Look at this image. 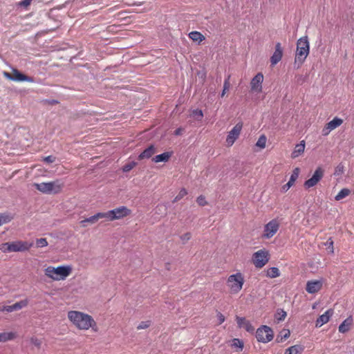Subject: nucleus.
<instances>
[{
	"label": "nucleus",
	"instance_id": "1",
	"mask_svg": "<svg viewBox=\"0 0 354 354\" xmlns=\"http://www.w3.org/2000/svg\"><path fill=\"white\" fill-rule=\"evenodd\" d=\"M70 322L79 330H88L91 328L94 332L98 330L96 322L89 315L77 310H71L68 313Z\"/></svg>",
	"mask_w": 354,
	"mask_h": 354
},
{
	"label": "nucleus",
	"instance_id": "2",
	"mask_svg": "<svg viewBox=\"0 0 354 354\" xmlns=\"http://www.w3.org/2000/svg\"><path fill=\"white\" fill-rule=\"evenodd\" d=\"M71 266H60L57 268L48 266L44 269V274L48 278L54 281L64 280L72 272Z\"/></svg>",
	"mask_w": 354,
	"mask_h": 354
},
{
	"label": "nucleus",
	"instance_id": "3",
	"mask_svg": "<svg viewBox=\"0 0 354 354\" xmlns=\"http://www.w3.org/2000/svg\"><path fill=\"white\" fill-rule=\"evenodd\" d=\"M310 52V46L308 37H304L298 39L295 57V64L298 63L297 67H300L304 62Z\"/></svg>",
	"mask_w": 354,
	"mask_h": 354
},
{
	"label": "nucleus",
	"instance_id": "4",
	"mask_svg": "<svg viewBox=\"0 0 354 354\" xmlns=\"http://www.w3.org/2000/svg\"><path fill=\"white\" fill-rule=\"evenodd\" d=\"M34 187L44 194H57L62 191L64 183L59 180H56L48 183H35Z\"/></svg>",
	"mask_w": 354,
	"mask_h": 354
},
{
	"label": "nucleus",
	"instance_id": "5",
	"mask_svg": "<svg viewBox=\"0 0 354 354\" xmlns=\"http://www.w3.org/2000/svg\"><path fill=\"white\" fill-rule=\"evenodd\" d=\"M244 281V277L240 272L230 275L227 279V285L230 288V292L232 294L239 292L243 288Z\"/></svg>",
	"mask_w": 354,
	"mask_h": 354
},
{
	"label": "nucleus",
	"instance_id": "6",
	"mask_svg": "<svg viewBox=\"0 0 354 354\" xmlns=\"http://www.w3.org/2000/svg\"><path fill=\"white\" fill-rule=\"evenodd\" d=\"M270 260L269 252L266 249H261L255 252L252 257V261L255 268H262Z\"/></svg>",
	"mask_w": 354,
	"mask_h": 354
},
{
	"label": "nucleus",
	"instance_id": "7",
	"mask_svg": "<svg viewBox=\"0 0 354 354\" xmlns=\"http://www.w3.org/2000/svg\"><path fill=\"white\" fill-rule=\"evenodd\" d=\"M273 337V330L268 326L263 325L256 331V338L259 342L268 343L272 341Z\"/></svg>",
	"mask_w": 354,
	"mask_h": 354
},
{
	"label": "nucleus",
	"instance_id": "8",
	"mask_svg": "<svg viewBox=\"0 0 354 354\" xmlns=\"http://www.w3.org/2000/svg\"><path fill=\"white\" fill-rule=\"evenodd\" d=\"M131 214V210L125 206H121L112 210L104 212L105 218L109 221L122 218Z\"/></svg>",
	"mask_w": 354,
	"mask_h": 354
},
{
	"label": "nucleus",
	"instance_id": "9",
	"mask_svg": "<svg viewBox=\"0 0 354 354\" xmlns=\"http://www.w3.org/2000/svg\"><path fill=\"white\" fill-rule=\"evenodd\" d=\"M3 75L5 77L10 80H12L15 82H34L35 80L32 77L26 75L17 68L12 69V73L8 72H3Z\"/></svg>",
	"mask_w": 354,
	"mask_h": 354
},
{
	"label": "nucleus",
	"instance_id": "10",
	"mask_svg": "<svg viewBox=\"0 0 354 354\" xmlns=\"http://www.w3.org/2000/svg\"><path fill=\"white\" fill-rule=\"evenodd\" d=\"M279 222L277 219H272L265 225L261 237L265 239L272 238L279 230Z\"/></svg>",
	"mask_w": 354,
	"mask_h": 354
},
{
	"label": "nucleus",
	"instance_id": "11",
	"mask_svg": "<svg viewBox=\"0 0 354 354\" xmlns=\"http://www.w3.org/2000/svg\"><path fill=\"white\" fill-rule=\"evenodd\" d=\"M324 176V169L321 167H317L312 177L304 182V187L306 189L315 187L323 178Z\"/></svg>",
	"mask_w": 354,
	"mask_h": 354
},
{
	"label": "nucleus",
	"instance_id": "12",
	"mask_svg": "<svg viewBox=\"0 0 354 354\" xmlns=\"http://www.w3.org/2000/svg\"><path fill=\"white\" fill-rule=\"evenodd\" d=\"M242 128L243 123L241 122H238L228 133L226 138V143L227 146L230 147L233 145V144L239 137Z\"/></svg>",
	"mask_w": 354,
	"mask_h": 354
},
{
	"label": "nucleus",
	"instance_id": "13",
	"mask_svg": "<svg viewBox=\"0 0 354 354\" xmlns=\"http://www.w3.org/2000/svg\"><path fill=\"white\" fill-rule=\"evenodd\" d=\"M263 82V75L262 73H258L250 82L251 91L256 93L262 91V84Z\"/></svg>",
	"mask_w": 354,
	"mask_h": 354
},
{
	"label": "nucleus",
	"instance_id": "14",
	"mask_svg": "<svg viewBox=\"0 0 354 354\" xmlns=\"http://www.w3.org/2000/svg\"><path fill=\"white\" fill-rule=\"evenodd\" d=\"M12 252H25L29 250L33 243L28 241H17L11 242Z\"/></svg>",
	"mask_w": 354,
	"mask_h": 354
},
{
	"label": "nucleus",
	"instance_id": "15",
	"mask_svg": "<svg viewBox=\"0 0 354 354\" xmlns=\"http://www.w3.org/2000/svg\"><path fill=\"white\" fill-rule=\"evenodd\" d=\"M323 285V281L320 280L308 281L306 283V290L310 294H314L319 291Z\"/></svg>",
	"mask_w": 354,
	"mask_h": 354
},
{
	"label": "nucleus",
	"instance_id": "16",
	"mask_svg": "<svg viewBox=\"0 0 354 354\" xmlns=\"http://www.w3.org/2000/svg\"><path fill=\"white\" fill-rule=\"evenodd\" d=\"M236 321L239 328H244L246 331L251 333H254V328L250 322L247 320L245 317L236 316Z\"/></svg>",
	"mask_w": 354,
	"mask_h": 354
},
{
	"label": "nucleus",
	"instance_id": "17",
	"mask_svg": "<svg viewBox=\"0 0 354 354\" xmlns=\"http://www.w3.org/2000/svg\"><path fill=\"white\" fill-rule=\"evenodd\" d=\"M283 56V49L281 48V45L279 42L277 43L275 45V50L272 55L270 57V63L272 66L276 65L278 62H279Z\"/></svg>",
	"mask_w": 354,
	"mask_h": 354
},
{
	"label": "nucleus",
	"instance_id": "18",
	"mask_svg": "<svg viewBox=\"0 0 354 354\" xmlns=\"http://www.w3.org/2000/svg\"><path fill=\"white\" fill-rule=\"evenodd\" d=\"M333 310L328 309L323 315H320L316 320V327H321L324 324H326L330 320V318L333 315Z\"/></svg>",
	"mask_w": 354,
	"mask_h": 354
},
{
	"label": "nucleus",
	"instance_id": "19",
	"mask_svg": "<svg viewBox=\"0 0 354 354\" xmlns=\"http://www.w3.org/2000/svg\"><path fill=\"white\" fill-rule=\"evenodd\" d=\"M353 324V317L351 315L348 317L339 326V332L341 333H345L348 332Z\"/></svg>",
	"mask_w": 354,
	"mask_h": 354
},
{
	"label": "nucleus",
	"instance_id": "20",
	"mask_svg": "<svg viewBox=\"0 0 354 354\" xmlns=\"http://www.w3.org/2000/svg\"><path fill=\"white\" fill-rule=\"evenodd\" d=\"M306 143L304 140H301L299 144H297L291 153L292 158H296L304 152Z\"/></svg>",
	"mask_w": 354,
	"mask_h": 354
},
{
	"label": "nucleus",
	"instance_id": "21",
	"mask_svg": "<svg viewBox=\"0 0 354 354\" xmlns=\"http://www.w3.org/2000/svg\"><path fill=\"white\" fill-rule=\"evenodd\" d=\"M156 152V148L153 145H150L147 149H145L139 156V160L148 159L152 157V156Z\"/></svg>",
	"mask_w": 354,
	"mask_h": 354
},
{
	"label": "nucleus",
	"instance_id": "22",
	"mask_svg": "<svg viewBox=\"0 0 354 354\" xmlns=\"http://www.w3.org/2000/svg\"><path fill=\"white\" fill-rule=\"evenodd\" d=\"M105 218L104 212H98L95 214V215L90 216L83 221H82L80 223L83 226H85L86 223H95L98 219Z\"/></svg>",
	"mask_w": 354,
	"mask_h": 354
},
{
	"label": "nucleus",
	"instance_id": "23",
	"mask_svg": "<svg viewBox=\"0 0 354 354\" xmlns=\"http://www.w3.org/2000/svg\"><path fill=\"white\" fill-rule=\"evenodd\" d=\"M171 156V152H165L161 154L157 155L152 158V161L154 162H167Z\"/></svg>",
	"mask_w": 354,
	"mask_h": 354
},
{
	"label": "nucleus",
	"instance_id": "24",
	"mask_svg": "<svg viewBox=\"0 0 354 354\" xmlns=\"http://www.w3.org/2000/svg\"><path fill=\"white\" fill-rule=\"evenodd\" d=\"M188 36L193 41H196L198 44L205 39V36L198 31H192L189 33Z\"/></svg>",
	"mask_w": 354,
	"mask_h": 354
},
{
	"label": "nucleus",
	"instance_id": "25",
	"mask_svg": "<svg viewBox=\"0 0 354 354\" xmlns=\"http://www.w3.org/2000/svg\"><path fill=\"white\" fill-rule=\"evenodd\" d=\"M303 351V346L297 344L286 348L284 354H301Z\"/></svg>",
	"mask_w": 354,
	"mask_h": 354
},
{
	"label": "nucleus",
	"instance_id": "26",
	"mask_svg": "<svg viewBox=\"0 0 354 354\" xmlns=\"http://www.w3.org/2000/svg\"><path fill=\"white\" fill-rule=\"evenodd\" d=\"M16 333L14 332L1 333L0 342H5L7 341L12 340L16 337Z\"/></svg>",
	"mask_w": 354,
	"mask_h": 354
},
{
	"label": "nucleus",
	"instance_id": "27",
	"mask_svg": "<svg viewBox=\"0 0 354 354\" xmlns=\"http://www.w3.org/2000/svg\"><path fill=\"white\" fill-rule=\"evenodd\" d=\"M351 190L348 188L342 189L339 193L335 196V199L337 201H341L343 198L347 197L351 194Z\"/></svg>",
	"mask_w": 354,
	"mask_h": 354
},
{
	"label": "nucleus",
	"instance_id": "28",
	"mask_svg": "<svg viewBox=\"0 0 354 354\" xmlns=\"http://www.w3.org/2000/svg\"><path fill=\"white\" fill-rule=\"evenodd\" d=\"M290 335V331L288 329H283L280 331L277 337V342H282L283 340L288 339Z\"/></svg>",
	"mask_w": 354,
	"mask_h": 354
},
{
	"label": "nucleus",
	"instance_id": "29",
	"mask_svg": "<svg viewBox=\"0 0 354 354\" xmlns=\"http://www.w3.org/2000/svg\"><path fill=\"white\" fill-rule=\"evenodd\" d=\"M266 276L271 279L276 278L280 276L279 270L276 267H272L267 270Z\"/></svg>",
	"mask_w": 354,
	"mask_h": 354
},
{
	"label": "nucleus",
	"instance_id": "30",
	"mask_svg": "<svg viewBox=\"0 0 354 354\" xmlns=\"http://www.w3.org/2000/svg\"><path fill=\"white\" fill-rule=\"evenodd\" d=\"M28 304V299L21 300L20 301H18V302L14 304L13 305H11L12 312L15 311V310H19L27 306Z\"/></svg>",
	"mask_w": 354,
	"mask_h": 354
},
{
	"label": "nucleus",
	"instance_id": "31",
	"mask_svg": "<svg viewBox=\"0 0 354 354\" xmlns=\"http://www.w3.org/2000/svg\"><path fill=\"white\" fill-rule=\"evenodd\" d=\"M343 123V120L337 117L334 118L331 121L327 123L333 130L339 127Z\"/></svg>",
	"mask_w": 354,
	"mask_h": 354
},
{
	"label": "nucleus",
	"instance_id": "32",
	"mask_svg": "<svg viewBox=\"0 0 354 354\" xmlns=\"http://www.w3.org/2000/svg\"><path fill=\"white\" fill-rule=\"evenodd\" d=\"M287 314L286 312L284 311L283 309H277L275 315H274V319L277 321V322H282L285 319L286 317Z\"/></svg>",
	"mask_w": 354,
	"mask_h": 354
},
{
	"label": "nucleus",
	"instance_id": "33",
	"mask_svg": "<svg viewBox=\"0 0 354 354\" xmlns=\"http://www.w3.org/2000/svg\"><path fill=\"white\" fill-rule=\"evenodd\" d=\"M297 178H295V176H290V178L288 180V182L282 186L281 187V192H287L295 183Z\"/></svg>",
	"mask_w": 354,
	"mask_h": 354
},
{
	"label": "nucleus",
	"instance_id": "34",
	"mask_svg": "<svg viewBox=\"0 0 354 354\" xmlns=\"http://www.w3.org/2000/svg\"><path fill=\"white\" fill-rule=\"evenodd\" d=\"M191 116L198 121H201L203 118V113L200 109H194L192 111Z\"/></svg>",
	"mask_w": 354,
	"mask_h": 354
},
{
	"label": "nucleus",
	"instance_id": "35",
	"mask_svg": "<svg viewBox=\"0 0 354 354\" xmlns=\"http://www.w3.org/2000/svg\"><path fill=\"white\" fill-rule=\"evenodd\" d=\"M266 142H267L266 136L265 135H261L259 138V139L256 143V146L261 149H264L266 145Z\"/></svg>",
	"mask_w": 354,
	"mask_h": 354
},
{
	"label": "nucleus",
	"instance_id": "36",
	"mask_svg": "<svg viewBox=\"0 0 354 354\" xmlns=\"http://www.w3.org/2000/svg\"><path fill=\"white\" fill-rule=\"evenodd\" d=\"M244 346L243 342L238 338H234L232 340V347L238 348L239 351H242Z\"/></svg>",
	"mask_w": 354,
	"mask_h": 354
},
{
	"label": "nucleus",
	"instance_id": "37",
	"mask_svg": "<svg viewBox=\"0 0 354 354\" xmlns=\"http://www.w3.org/2000/svg\"><path fill=\"white\" fill-rule=\"evenodd\" d=\"M230 75H229L227 76V77L224 81L223 89L222 93L221 95V97H223L225 95L226 92L229 90V88L230 87Z\"/></svg>",
	"mask_w": 354,
	"mask_h": 354
},
{
	"label": "nucleus",
	"instance_id": "38",
	"mask_svg": "<svg viewBox=\"0 0 354 354\" xmlns=\"http://www.w3.org/2000/svg\"><path fill=\"white\" fill-rule=\"evenodd\" d=\"M187 194V192L186 189L182 188L178 194L176 195V196L174 198L173 203H176L179 201H180L184 196H185Z\"/></svg>",
	"mask_w": 354,
	"mask_h": 354
},
{
	"label": "nucleus",
	"instance_id": "39",
	"mask_svg": "<svg viewBox=\"0 0 354 354\" xmlns=\"http://www.w3.org/2000/svg\"><path fill=\"white\" fill-rule=\"evenodd\" d=\"M137 163L136 162H131L126 165H124L122 167V171L124 172H128L131 171L133 168H134L136 166Z\"/></svg>",
	"mask_w": 354,
	"mask_h": 354
},
{
	"label": "nucleus",
	"instance_id": "40",
	"mask_svg": "<svg viewBox=\"0 0 354 354\" xmlns=\"http://www.w3.org/2000/svg\"><path fill=\"white\" fill-rule=\"evenodd\" d=\"M0 250L3 252H11V243H4L0 245Z\"/></svg>",
	"mask_w": 354,
	"mask_h": 354
},
{
	"label": "nucleus",
	"instance_id": "41",
	"mask_svg": "<svg viewBox=\"0 0 354 354\" xmlns=\"http://www.w3.org/2000/svg\"><path fill=\"white\" fill-rule=\"evenodd\" d=\"M344 171V167L342 163H339L335 169L334 175L335 176H340L342 175Z\"/></svg>",
	"mask_w": 354,
	"mask_h": 354
},
{
	"label": "nucleus",
	"instance_id": "42",
	"mask_svg": "<svg viewBox=\"0 0 354 354\" xmlns=\"http://www.w3.org/2000/svg\"><path fill=\"white\" fill-rule=\"evenodd\" d=\"M36 245L39 248H44L48 245V241L44 238H40L37 239Z\"/></svg>",
	"mask_w": 354,
	"mask_h": 354
},
{
	"label": "nucleus",
	"instance_id": "43",
	"mask_svg": "<svg viewBox=\"0 0 354 354\" xmlns=\"http://www.w3.org/2000/svg\"><path fill=\"white\" fill-rule=\"evenodd\" d=\"M151 325L150 321L141 322L137 326L138 330L145 329L149 327Z\"/></svg>",
	"mask_w": 354,
	"mask_h": 354
},
{
	"label": "nucleus",
	"instance_id": "44",
	"mask_svg": "<svg viewBox=\"0 0 354 354\" xmlns=\"http://www.w3.org/2000/svg\"><path fill=\"white\" fill-rule=\"evenodd\" d=\"M32 0H21L18 3V6L27 8L31 3Z\"/></svg>",
	"mask_w": 354,
	"mask_h": 354
},
{
	"label": "nucleus",
	"instance_id": "45",
	"mask_svg": "<svg viewBox=\"0 0 354 354\" xmlns=\"http://www.w3.org/2000/svg\"><path fill=\"white\" fill-rule=\"evenodd\" d=\"M196 202L197 203L200 205V206H205V205H207V201L205 200V196L201 195L199 196L197 199H196Z\"/></svg>",
	"mask_w": 354,
	"mask_h": 354
},
{
	"label": "nucleus",
	"instance_id": "46",
	"mask_svg": "<svg viewBox=\"0 0 354 354\" xmlns=\"http://www.w3.org/2000/svg\"><path fill=\"white\" fill-rule=\"evenodd\" d=\"M11 219H12V217H10V216L1 215L0 216V225L3 223H7V222L10 221Z\"/></svg>",
	"mask_w": 354,
	"mask_h": 354
},
{
	"label": "nucleus",
	"instance_id": "47",
	"mask_svg": "<svg viewBox=\"0 0 354 354\" xmlns=\"http://www.w3.org/2000/svg\"><path fill=\"white\" fill-rule=\"evenodd\" d=\"M331 131H333V129L326 124L323 128L322 133L323 136H328Z\"/></svg>",
	"mask_w": 354,
	"mask_h": 354
},
{
	"label": "nucleus",
	"instance_id": "48",
	"mask_svg": "<svg viewBox=\"0 0 354 354\" xmlns=\"http://www.w3.org/2000/svg\"><path fill=\"white\" fill-rule=\"evenodd\" d=\"M192 237V234L190 232H187L180 236V239L185 243L188 241Z\"/></svg>",
	"mask_w": 354,
	"mask_h": 354
},
{
	"label": "nucleus",
	"instance_id": "49",
	"mask_svg": "<svg viewBox=\"0 0 354 354\" xmlns=\"http://www.w3.org/2000/svg\"><path fill=\"white\" fill-rule=\"evenodd\" d=\"M55 158L53 156H48L44 158V160L48 163H52L55 161Z\"/></svg>",
	"mask_w": 354,
	"mask_h": 354
},
{
	"label": "nucleus",
	"instance_id": "50",
	"mask_svg": "<svg viewBox=\"0 0 354 354\" xmlns=\"http://www.w3.org/2000/svg\"><path fill=\"white\" fill-rule=\"evenodd\" d=\"M0 311H1V312L6 311V312H9V313L12 312L11 306H0Z\"/></svg>",
	"mask_w": 354,
	"mask_h": 354
},
{
	"label": "nucleus",
	"instance_id": "51",
	"mask_svg": "<svg viewBox=\"0 0 354 354\" xmlns=\"http://www.w3.org/2000/svg\"><path fill=\"white\" fill-rule=\"evenodd\" d=\"M217 317L219 321V324H221L225 322V316L220 312L217 313Z\"/></svg>",
	"mask_w": 354,
	"mask_h": 354
},
{
	"label": "nucleus",
	"instance_id": "52",
	"mask_svg": "<svg viewBox=\"0 0 354 354\" xmlns=\"http://www.w3.org/2000/svg\"><path fill=\"white\" fill-rule=\"evenodd\" d=\"M31 342H32V343L34 345H35V346H37V347H39V346H41V341H40V340H39V339H37V338H35V339H34V338H32Z\"/></svg>",
	"mask_w": 354,
	"mask_h": 354
},
{
	"label": "nucleus",
	"instance_id": "53",
	"mask_svg": "<svg viewBox=\"0 0 354 354\" xmlns=\"http://www.w3.org/2000/svg\"><path fill=\"white\" fill-rule=\"evenodd\" d=\"M299 169L298 167L295 168L293 171H292V174H291L292 176H295V178H297L298 176H299Z\"/></svg>",
	"mask_w": 354,
	"mask_h": 354
},
{
	"label": "nucleus",
	"instance_id": "54",
	"mask_svg": "<svg viewBox=\"0 0 354 354\" xmlns=\"http://www.w3.org/2000/svg\"><path fill=\"white\" fill-rule=\"evenodd\" d=\"M182 131H183V129L181 128H178V129L175 130L174 134L176 136H179V135H180L182 133Z\"/></svg>",
	"mask_w": 354,
	"mask_h": 354
},
{
	"label": "nucleus",
	"instance_id": "55",
	"mask_svg": "<svg viewBox=\"0 0 354 354\" xmlns=\"http://www.w3.org/2000/svg\"><path fill=\"white\" fill-rule=\"evenodd\" d=\"M333 242L331 241H330V245H333Z\"/></svg>",
	"mask_w": 354,
	"mask_h": 354
}]
</instances>
